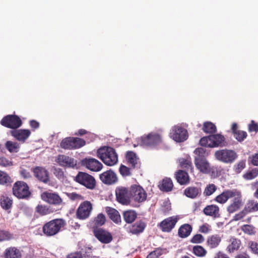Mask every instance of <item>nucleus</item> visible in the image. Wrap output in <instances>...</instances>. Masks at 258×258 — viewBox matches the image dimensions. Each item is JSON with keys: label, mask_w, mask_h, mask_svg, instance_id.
<instances>
[{"label": "nucleus", "mask_w": 258, "mask_h": 258, "mask_svg": "<svg viewBox=\"0 0 258 258\" xmlns=\"http://www.w3.org/2000/svg\"><path fill=\"white\" fill-rule=\"evenodd\" d=\"M199 231L201 233H208L209 231V225L207 224L201 225L199 228Z\"/></svg>", "instance_id": "obj_63"}, {"label": "nucleus", "mask_w": 258, "mask_h": 258, "mask_svg": "<svg viewBox=\"0 0 258 258\" xmlns=\"http://www.w3.org/2000/svg\"><path fill=\"white\" fill-rule=\"evenodd\" d=\"M214 156L216 160L226 164L233 163L238 157L234 151L226 149L216 151Z\"/></svg>", "instance_id": "obj_5"}, {"label": "nucleus", "mask_w": 258, "mask_h": 258, "mask_svg": "<svg viewBox=\"0 0 258 258\" xmlns=\"http://www.w3.org/2000/svg\"><path fill=\"white\" fill-rule=\"evenodd\" d=\"M242 231L248 235H254L256 233L254 227L251 225H244L241 227Z\"/></svg>", "instance_id": "obj_48"}, {"label": "nucleus", "mask_w": 258, "mask_h": 258, "mask_svg": "<svg viewBox=\"0 0 258 258\" xmlns=\"http://www.w3.org/2000/svg\"><path fill=\"white\" fill-rule=\"evenodd\" d=\"M179 219L178 216L168 217L160 222L158 227L162 232L169 233L174 228Z\"/></svg>", "instance_id": "obj_10"}, {"label": "nucleus", "mask_w": 258, "mask_h": 258, "mask_svg": "<svg viewBox=\"0 0 258 258\" xmlns=\"http://www.w3.org/2000/svg\"><path fill=\"white\" fill-rule=\"evenodd\" d=\"M12 182V179L7 173L0 171V184L9 185Z\"/></svg>", "instance_id": "obj_42"}, {"label": "nucleus", "mask_w": 258, "mask_h": 258, "mask_svg": "<svg viewBox=\"0 0 258 258\" xmlns=\"http://www.w3.org/2000/svg\"><path fill=\"white\" fill-rule=\"evenodd\" d=\"M230 243L226 248V250L230 253L237 250L241 244L240 240L235 238H231L230 239Z\"/></svg>", "instance_id": "obj_35"}, {"label": "nucleus", "mask_w": 258, "mask_h": 258, "mask_svg": "<svg viewBox=\"0 0 258 258\" xmlns=\"http://www.w3.org/2000/svg\"><path fill=\"white\" fill-rule=\"evenodd\" d=\"M233 198L232 203L227 208L229 213H233L237 211L243 205L242 196L240 191L236 190L234 192V196Z\"/></svg>", "instance_id": "obj_17"}, {"label": "nucleus", "mask_w": 258, "mask_h": 258, "mask_svg": "<svg viewBox=\"0 0 258 258\" xmlns=\"http://www.w3.org/2000/svg\"><path fill=\"white\" fill-rule=\"evenodd\" d=\"M205 240L204 237L201 234L195 235L190 240L192 243H201Z\"/></svg>", "instance_id": "obj_53"}, {"label": "nucleus", "mask_w": 258, "mask_h": 258, "mask_svg": "<svg viewBox=\"0 0 258 258\" xmlns=\"http://www.w3.org/2000/svg\"><path fill=\"white\" fill-rule=\"evenodd\" d=\"M221 238L218 234L213 235L208 237L206 244L210 248H215L220 244Z\"/></svg>", "instance_id": "obj_34"}, {"label": "nucleus", "mask_w": 258, "mask_h": 258, "mask_svg": "<svg viewBox=\"0 0 258 258\" xmlns=\"http://www.w3.org/2000/svg\"><path fill=\"white\" fill-rule=\"evenodd\" d=\"M130 194L133 199L139 203L145 201L147 198L146 192L144 188L139 185H132L130 188Z\"/></svg>", "instance_id": "obj_14"}, {"label": "nucleus", "mask_w": 258, "mask_h": 258, "mask_svg": "<svg viewBox=\"0 0 258 258\" xmlns=\"http://www.w3.org/2000/svg\"><path fill=\"white\" fill-rule=\"evenodd\" d=\"M6 258H21L22 252L15 247H10L6 249Z\"/></svg>", "instance_id": "obj_32"}, {"label": "nucleus", "mask_w": 258, "mask_h": 258, "mask_svg": "<svg viewBox=\"0 0 258 258\" xmlns=\"http://www.w3.org/2000/svg\"><path fill=\"white\" fill-rule=\"evenodd\" d=\"M202 191V188L200 185L190 186L186 187L184 190L183 194L188 198L195 199L201 196Z\"/></svg>", "instance_id": "obj_22"}, {"label": "nucleus", "mask_w": 258, "mask_h": 258, "mask_svg": "<svg viewBox=\"0 0 258 258\" xmlns=\"http://www.w3.org/2000/svg\"><path fill=\"white\" fill-rule=\"evenodd\" d=\"M244 209L247 213L255 212L258 211V202L254 200H249Z\"/></svg>", "instance_id": "obj_38"}, {"label": "nucleus", "mask_w": 258, "mask_h": 258, "mask_svg": "<svg viewBox=\"0 0 258 258\" xmlns=\"http://www.w3.org/2000/svg\"><path fill=\"white\" fill-rule=\"evenodd\" d=\"M248 247L251 252L254 254H258V243L254 241L248 242Z\"/></svg>", "instance_id": "obj_58"}, {"label": "nucleus", "mask_w": 258, "mask_h": 258, "mask_svg": "<svg viewBox=\"0 0 258 258\" xmlns=\"http://www.w3.org/2000/svg\"><path fill=\"white\" fill-rule=\"evenodd\" d=\"M217 190V186L214 184H209L207 185L204 191V195L205 196L212 195Z\"/></svg>", "instance_id": "obj_49"}, {"label": "nucleus", "mask_w": 258, "mask_h": 258, "mask_svg": "<svg viewBox=\"0 0 258 258\" xmlns=\"http://www.w3.org/2000/svg\"><path fill=\"white\" fill-rule=\"evenodd\" d=\"M97 156L108 166H113L118 161V156L115 150L107 147L100 149L97 151Z\"/></svg>", "instance_id": "obj_3"}, {"label": "nucleus", "mask_w": 258, "mask_h": 258, "mask_svg": "<svg viewBox=\"0 0 258 258\" xmlns=\"http://www.w3.org/2000/svg\"><path fill=\"white\" fill-rule=\"evenodd\" d=\"M236 189H226L224 190L221 194L217 196L215 199V201L220 204H225L230 198L234 196V192Z\"/></svg>", "instance_id": "obj_24"}, {"label": "nucleus", "mask_w": 258, "mask_h": 258, "mask_svg": "<svg viewBox=\"0 0 258 258\" xmlns=\"http://www.w3.org/2000/svg\"><path fill=\"white\" fill-rule=\"evenodd\" d=\"M179 163L180 167L182 168H185L187 170L192 169V163L189 158H182L179 160Z\"/></svg>", "instance_id": "obj_47"}, {"label": "nucleus", "mask_w": 258, "mask_h": 258, "mask_svg": "<svg viewBox=\"0 0 258 258\" xmlns=\"http://www.w3.org/2000/svg\"><path fill=\"white\" fill-rule=\"evenodd\" d=\"M20 174L24 179H27L31 176L30 172L24 169H22L20 170Z\"/></svg>", "instance_id": "obj_62"}, {"label": "nucleus", "mask_w": 258, "mask_h": 258, "mask_svg": "<svg viewBox=\"0 0 258 258\" xmlns=\"http://www.w3.org/2000/svg\"><path fill=\"white\" fill-rule=\"evenodd\" d=\"M175 178L180 185H186L189 182V176L187 172L179 170L175 174Z\"/></svg>", "instance_id": "obj_27"}, {"label": "nucleus", "mask_w": 258, "mask_h": 258, "mask_svg": "<svg viewBox=\"0 0 258 258\" xmlns=\"http://www.w3.org/2000/svg\"><path fill=\"white\" fill-rule=\"evenodd\" d=\"M83 253L81 251H76L68 254L67 258H83Z\"/></svg>", "instance_id": "obj_61"}, {"label": "nucleus", "mask_w": 258, "mask_h": 258, "mask_svg": "<svg viewBox=\"0 0 258 258\" xmlns=\"http://www.w3.org/2000/svg\"><path fill=\"white\" fill-rule=\"evenodd\" d=\"M137 213L134 210H128L123 212L124 221L127 224H132L137 218Z\"/></svg>", "instance_id": "obj_31"}, {"label": "nucleus", "mask_w": 258, "mask_h": 258, "mask_svg": "<svg viewBox=\"0 0 258 258\" xmlns=\"http://www.w3.org/2000/svg\"><path fill=\"white\" fill-rule=\"evenodd\" d=\"M81 164L89 170L95 172L99 171L103 167L101 162L93 158H85L82 159Z\"/></svg>", "instance_id": "obj_16"}, {"label": "nucleus", "mask_w": 258, "mask_h": 258, "mask_svg": "<svg viewBox=\"0 0 258 258\" xmlns=\"http://www.w3.org/2000/svg\"><path fill=\"white\" fill-rule=\"evenodd\" d=\"M126 159L127 163L133 168H138L139 165L138 162V159L136 154L132 151H127L126 154Z\"/></svg>", "instance_id": "obj_33"}, {"label": "nucleus", "mask_w": 258, "mask_h": 258, "mask_svg": "<svg viewBox=\"0 0 258 258\" xmlns=\"http://www.w3.org/2000/svg\"><path fill=\"white\" fill-rule=\"evenodd\" d=\"M74 180L89 189H94L96 187V182L95 178L86 172L79 171L74 177Z\"/></svg>", "instance_id": "obj_4"}, {"label": "nucleus", "mask_w": 258, "mask_h": 258, "mask_svg": "<svg viewBox=\"0 0 258 258\" xmlns=\"http://www.w3.org/2000/svg\"><path fill=\"white\" fill-rule=\"evenodd\" d=\"M56 162L60 166L66 168H77V161L74 158L65 155H58Z\"/></svg>", "instance_id": "obj_13"}, {"label": "nucleus", "mask_w": 258, "mask_h": 258, "mask_svg": "<svg viewBox=\"0 0 258 258\" xmlns=\"http://www.w3.org/2000/svg\"><path fill=\"white\" fill-rule=\"evenodd\" d=\"M193 253L199 257H203L207 254L206 250L201 245H196L193 247Z\"/></svg>", "instance_id": "obj_44"}, {"label": "nucleus", "mask_w": 258, "mask_h": 258, "mask_svg": "<svg viewBox=\"0 0 258 258\" xmlns=\"http://www.w3.org/2000/svg\"><path fill=\"white\" fill-rule=\"evenodd\" d=\"M194 153L196 155L195 160L206 159V157L208 155L206 149L201 147L196 149Z\"/></svg>", "instance_id": "obj_43"}, {"label": "nucleus", "mask_w": 258, "mask_h": 258, "mask_svg": "<svg viewBox=\"0 0 258 258\" xmlns=\"http://www.w3.org/2000/svg\"><path fill=\"white\" fill-rule=\"evenodd\" d=\"M203 130L207 134H214L217 132V128L212 122L207 121L203 124Z\"/></svg>", "instance_id": "obj_40"}, {"label": "nucleus", "mask_w": 258, "mask_h": 258, "mask_svg": "<svg viewBox=\"0 0 258 258\" xmlns=\"http://www.w3.org/2000/svg\"><path fill=\"white\" fill-rule=\"evenodd\" d=\"M258 175V168H254L247 171L243 175V177L246 180H251Z\"/></svg>", "instance_id": "obj_45"}, {"label": "nucleus", "mask_w": 258, "mask_h": 258, "mask_svg": "<svg viewBox=\"0 0 258 258\" xmlns=\"http://www.w3.org/2000/svg\"><path fill=\"white\" fill-rule=\"evenodd\" d=\"M200 144L206 147L222 148L227 146L228 143L223 135L217 134L202 138L200 140Z\"/></svg>", "instance_id": "obj_1"}, {"label": "nucleus", "mask_w": 258, "mask_h": 258, "mask_svg": "<svg viewBox=\"0 0 258 258\" xmlns=\"http://www.w3.org/2000/svg\"><path fill=\"white\" fill-rule=\"evenodd\" d=\"M192 230V226L189 224H184L180 226L178 230V236L181 238L187 237Z\"/></svg>", "instance_id": "obj_29"}, {"label": "nucleus", "mask_w": 258, "mask_h": 258, "mask_svg": "<svg viewBox=\"0 0 258 258\" xmlns=\"http://www.w3.org/2000/svg\"><path fill=\"white\" fill-rule=\"evenodd\" d=\"M6 148L10 153H17L20 148L18 143L12 141H7L6 143Z\"/></svg>", "instance_id": "obj_41"}, {"label": "nucleus", "mask_w": 258, "mask_h": 258, "mask_svg": "<svg viewBox=\"0 0 258 258\" xmlns=\"http://www.w3.org/2000/svg\"><path fill=\"white\" fill-rule=\"evenodd\" d=\"M66 225L62 219H55L46 223L42 227V231L46 236H52L57 234Z\"/></svg>", "instance_id": "obj_2"}, {"label": "nucleus", "mask_w": 258, "mask_h": 258, "mask_svg": "<svg viewBox=\"0 0 258 258\" xmlns=\"http://www.w3.org/2000/svg\"><path fill=\"white\" fill-rule=\"evenodd\" d=\"M67 195L69 199L72 201H81L84 200L83 196L76 192L67 193Z\"/></svg>", "instance_id": "obj_51"}, {"label": "nucleus", "mask_w": 258, "mask_h": 258, "mask_svg": "<svg viewBox=\"0 0 258 258\" xmlns=\"http://www.w3.org/2000/svg\"><path fill=\"white\" fill-rule=\"evenodd\" d=\"M92 210L91 203L89 201H85L79 206L76 212L77 217L81 220L88 218Z\"/></svg>", "instance_id": "obj_15"}, {"label": "nucleus", "mask_w": 258, "mask_h": 258, "mask_svg": "<svg viewBox=\"0 0 258 258\" xmlns=\"http://www.w3.org/2000/svg\"><path fill=\"white\" fill-rule=\"evenodd\" d=\"M106 212L109 218L115 224H120L121 222L119 213L116 209L109 207H106Z\"/></svg>", "instance_id": "obj_25"}, {"label": "nucleus", "mask_w": 258, "mask_h": 258, "mask_svg": "<svg viewBox=\"0 0 258 258\" xmlns=\"http://www.w3.org/2000/svg\"><path fill=\"white\" fill-rule=\"evenodd\" d=\"M203 213L207 216L213 217L215 218H219V208L215 205L207 206L203 210Z\"/></svg>", "instance_id": "obj_26"}, {"label": "nucleus", "mask_w": 258, "mask_h": 258, "mask_svg": "<svg viewBox=\"0 0 258 258\" xmlns=\"http://www.w3.org/2000/svg\"><path fill=\"white\" fill-rule=\"evenodd\" d=\"M13 165V162L5 157H0V166L7 167Z\"/></svg>", "instance_id": "obj_57"}, {"label": "nucleus", "mask_w": 258, "mask_h": 258, "mask_svg": "<svg viewBox=\"0 0 258 258\" xmlns=\"http://www.w3.org/2000/svg\"><path fill=\"white\" fill-rule=\"evenodd\" d=\"M100 180L107 185H112L117 182L118 178L116 173L111 169L104 171L99 175Z\"/></svg>", "instance_id": "obj_18"}, {"label": "nucleus", "mask_w": 258, "mask_h": 258, "mask_svg": "<svg viewBox=\"0 0 258 258\" xmlns=\"http://www.w3.org/2000/svg\"><path fill=\"white\" fill-rule=\"evenodd\" d=\"M44 200L53 205H59L62 202L60 197L55 193H45Z\"/></svg>", "instance_id": "obj_30"}, {"label": "nucleus", "mask_w": 258, "mask_h": 258, "mask_svg": "<svg viewBox=\"0 0 258 258\" xmlns=\"http://www.w3.org/2000/svg\"><path fill=\"white\" fill-rule=\"evenodd\" d=\"M1 124L9 128L16 129L21 126L22 122L17 115H7L1 120Z\"/></svg>", "instance_id": "obj_9"}, {"label": "nucleus", "mask_w": 258, "mask_h": 258, "mask_svg": "<svg viewBox=\"0 0 258 258\" xmlns=\"http://www.w3.org/2000/svg\"><path fill=\"white\" fill-rule=\"evenodd\" d=\"M27 184L22 181H18L15 183L13 187L14 196L19 199H26L31 195Z\"/></svg>", "instance_id": "obj_7"}, {"label": "nucleus", "mask_w": 258, "mask_h": 258, "mask_svg": "<svg viewBox=\"0 0 258 258\" xmlns=\"http://www.w3.org/2000/svg\"><path fill=\"white\" fill-rule=\"evenodd\" d=\"M214 258H230L227 254L222 251H219L216 253L214 256Z\"/></svg>", "instance_id": "obj_64"}, {"label": "nucleus", "mask_w": 258, "mask_h": 258, "mask_svg": "<svg viewBox=\"0 0 258 258\" xmlns=\"http://www.w3.org/2000/svg\"><path fill=\"white\" fill-rule=\"evenodd\" d=\"M13 200L7 196H2L0 198V204L2 208L5 210H8L12 207Z\"/></svg>", "instance_id": "obj_36"}, {"label": "nucleus", "mask_w": 258, "mask_h": 258, "mask_svg": "<svg viewBox=\"0 0 258 258\" xmlns=\"http://www.w3.org/2000/svg\"><path fill=\"white\" fill-rule=\"evenodd\" d=\"M13 238V234L5 230H0V242L8 241Z\"/></svg>", "instance_id": "obj_46"}, {"label": "nucleus", "mask_w": 258, "mask_h": 258, "mask_svg": "<svg viewBox=\"0 0 258 258\" xmlns=\"http://www.w3.org/2000/svg\"><path fill=\"white\" fill-rule=\"evenodd\" d=\"M85 145V141L79 138H66L63 139L60 146L66 150H73L80 148Z\"/></svg>", "instance_id": "obj_8"}, {"label": "nucleus", "mask_w": 258, "mask_h": 258, "mask_svg": "<svg viewBox=\"0 0 258 258\" xmlns=\"http://www.w3.org/2000/svg\"><path fill=\"white\" fill-rule=\"evenodd\" d=\"M119 172L123 177H126L131 175L130 168L122 164L119 167Z\"/></svg>", "instance_id": "obj_52"}, {"label": "nucleus", "mask_w": 258, "mask_h": 258, "mask_svg": "<svg viewBox=\"0 0 258 258\" xmlns=\"http://www.w3.org/2000/svg\"><path fill=\"white\" fill-rule=\"evenodd\" d=\"M245 167V162L241 160L234 165V170L235 173H240Z\"/></svg>", "instance_id": "obj_54"}, {"label": "nucleus", "mask_w": 258, "mask_h": 258, "mask_svg": "<svg viewBox=\"0 0 258 258\" xmlns=\"http://www.w3.org/2000/svg\"><path fill=\"white\" fill-rule=\"evenodd\" d=\"M173 183L169 178H166L162 180V183L159 185L160 189L164 191H171L173 188Z\"/></svg>", "instance_id": "obj_39"}, {"label": "nucleus", "mask_w": 258, "mask_h": 258, "mask_svg": "<svg viewBox=\"0 0 258 258\" xmlns=\"http://www.w3.org/2000/svg\"><path fill=\"white\" fill-rule=\"evenodd\" d=\"M140 141L142 146L154 148L162 143V137L160 134L152 132L146 136L141 137Z\"/></svg>", "instance_id": "obj_6"}, {"label": "nucleus", "mask_w": 258, "mask_h": 258, "mask_svg": "<svg viewBox=\"0 0 258 258\" xmlns=\"http://www.w3.org/2000/svg\"><path fill=\"white\" fill-rule=\"evenodd\" d=\"M36 210L38 213L42 216L50 213V211L46 206L38 205L36 208Z\"/></svg>", "instance_id": "obj_50"}, {"label": "nucleus", "mask_w": 258, "mask_h": 258, "mask_svg": "<svg viewBox=\"0 0 258 258\" xmlns=\"http://www.w3.org/2000/svg\"><path fill=\"white\" fill-rule=\"evenodd\" d=\"M196 167L202 173H207L210 171V164L206 159L195 160Z\"/></svg>", "instance_id": "obj_28"}, {"label": "nucleus", "mask_w": 258, "mask_h": 258, "mask_svg": "<svg viewBox=\"0 0 258 258\" xmlns=\"http://www.w3.org/2000/svg\"><path fill=\"white\" fill-rule=\"evenodd\" d=\"M248 131L257 133L258 132V123H255L253 120H251L250 123L248 125Z\"/></svg>", "instance_id": "obj_60"}, {"label": "nucleus", "mask_w": 258, "mask_h": 258, "mask_svg": "<svg viewBox=\"0 0 258 258\" xmlns=\"http://www.w3.org/2000/svg\"><path fill=\"white\" fill-rule=\"evenodd\" d=\"M234 137L238 141H242L247 137V133L244 131H238L234 134Z\"/></svg>", "instance_id": "obj_55"}, {"label": "nucleus", "mask_w": 258, "mask_h": 258, "mask_svg": "<svg viewBox=\"0 0 258 258\" xmlns=\"http://www.w3.org/2000/svg\"><path fill=\"white\" fill-rule=\"evenodd\" d=\"M11 135L18 141L25 142L31 134V132L29 130L20 129L17 130H13L11 132Z\"/></svg>", "instance_id": "obj_23"}, {"label": "nucleus", "mask_w": 258, "mask_h": 258, "mask_svg": "<svg viewBox=\"0 0 258 258\" xmlns=\"http://www.w3.org/2000/svg\"><path fill=\"white\" fill-rule=\"evenodd\" d=\"M115 194L116 200L118 202L124 205H127L129 204L130 201L127 188L123 187L116 188Z\"/></svg>", "instance_id": "obj_21"}, {"label": "nucleus", "mask_w": 258, "mask_h": 258, "mask_svg": "<svg viewBox=\"0 0 258 258\" xmlns=\"http://www.w3.org/2000/svg\"><path fill=\"white\" fill-rule=\"evenodd\" d=\"M170 135L173 140L179 143L186 140L188 137L187 130L179 124L172 127Z\"/></svg>", "instance_id": "obj_11"}, {"label": "nucleus", "mask_w": 258, "mask_h": 258, "mask_svg": "<svg viewBox=\"0 0 258 258\" xmlns=\"http://www.w3.org/2000/svg\"><path fill=\"white\" fill-rule=\"evenodd\" d=\"M32 171L40 181L46 183L49 181V172L45 168L36 166L32 169Z\"/></svg>", "instance_id": "obj_20"}, {"label": "nucleus", "mask_w": 258, "mask_h": 258, "mask_svg": "<svg viewBox=\"0 0 258 258\" xmlns=\"http://www.w3.org/2000/svg\"><path fill=\"white\" fill-rule=\"evenodd\" d=\"M146 227V223L142 220H139L128 225L126 229L128 233L138 235L143 232Z\"/></svg>", "instance_id": "obj_19"}, {"label": "nucleus", "mask_w": 258, "mask_h": 258, "mask_svg": "<svg viewBox=\"0 0 258 258\" xmlns=\"http://www.w3.org/2000/svg\"><path fill=\"white\" fill-rule=\"evenodd\" d=\"M248 213L245 209L244 208L241 211L235 215L233 217V220L238 221L243 218Z\"/></svg>", "instance_id": "obj_59"}, {"label": "nucleus", "mask_w": 258, "mask_h": 258, "mask_svg": "<svg viewBox=\"0 0 258 258\" xmlns=\"http://www.w3.org/2000/svg\"><path fill=\"white\" fill-rule=\"evenodd\" d=\"M93 232L95 237L102 243H109L113 239L111 233L102 228L93 227Z\"/></svg>", "instance_id": "obj_12"}, {"label": "nucleus", "mask_w": 258, "mask_h": 258, "mask_svg": "<svg viewBox=\"0 0 258 258\" xmlns=\"http://www.w3.org/2000/svg\"><path fill=\"white\" fill-rule=\"evenodd\" d=\"M106 222V217L102 213H99L94 219L92 222V226L93 227H100L103 225Z\"/></svg>", "instance_id": "obj_37"}, {"label": "nucleus", "mask_w": 258, "mask_h": 258, "mask_svg": "<svg viewBox=\"0 0 258 258\" xmlns=\"http://www.w3.org/2000/svg\"><path fill=\"white\" fill-rule=\"evenodd\" d=\"M54 175L59 180H63L64 174L62 169L59 168H55L53 171Z\"/></svg>", "instance_id": "obj_56"}]
</instances>
